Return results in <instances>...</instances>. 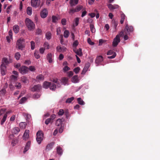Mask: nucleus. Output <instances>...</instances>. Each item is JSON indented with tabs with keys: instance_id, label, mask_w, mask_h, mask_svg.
Here are the masks:
<instances>
[{
	"instance_id": "1",
	"label": "nucleus",
	"mask_w": 160,
	"mask_h": 160,
	"mask_svg": "<svg viewBox=\"0 0 160 160\" xmlns=\"http://www.w3.org/2000/svg\"><path fill=\"white\" fill-rule=\"evenodd\" d=\"M26 25L28 29L30 31H32L35 28V24L34 22L29 18H26L25 21Z\"/></svg>"
},
{
	"instance_id": "2",
	"label": "nucleus",
	"mask_w": 160,
	"mask_h": 160,
	"mask_svg": "<svg viewBox=\"0 0 160 160\" xmlns=\"http://www.w3.org/2000/svg\"><path fill=\"white\" fill-rule=\"evenodd\" d=\"M49 87H50L51 90H55L56 88V85L52 82H45L43 84V87L45 88H47Z\"/></svg>"
},
{
	"instance_id": "3",
	"label": "nucleus",
	"mask_w": 160,
	"mask_h": 160,
	"mask_svg": "<svg viewBox=\"0 0 160 160\" xmlns=\"http://www.w3.org/2000/svg\"><path fill=\"white\" fill-rule=\"evenodd\" d=\"M43 134L41 131H38L37 133V141L39 144L41 143L43 140Z\"/></svg>"
},
{
	"instance_id": "4",
	"label": "nucleus",
	"mask_w": 160,
	"mask_h": 160,
	"mask_svg": "<svg viewBox=\"0 0 160 160\" xmlns=\"http://www.w3.org/2000/svg\"><path fill=\"white\" fill-rule=\"evenodd\" d=\"M19 72L22 74H25L29 71L28 68L24 66L20 67L18 69Z\"/></svg>"
},
{
	"instance_id": "5",
	"label": "nucleus",
	"mask_w": 160,
	"mask_h": 160,
	"mask_svg": "<svg viewBox=\"0 0 160 160\" xmlns=\"http://www.w3.org/2000/svg\"><path fill=\"white\" fill-rule=\"evenodd\" d=\"M40 0H31V5L33 7L37 8L40 5Z\"/></svg>"
},
{
	"instance_id": "6",
	"label": "nucleus",
	"mask_w": 160,
	"mask_h": 160,
	"mask_svg": "<svg viewBox=\"0 0 160 160\" xmlns=\"http://www.w3.org/2000/svg\"><path fill=\"white\" fill-rule=\"evenodd\" d=\"M12 62V60L10 58L9 59L6 58H3L2 60V64L5 65H8L9 63Z\"/></svg>"
},
{
	"instance_id": "7",
	"label": "nucleus",
	"mask_w": 160,
	"mask_h": 160,
	"mask_svg": "<svg viewBox=\"0 0 160 160\" xmlns=\"http://www.w3.org/2000/svg\"><path fill=\"white\" fill-rule=\"evenodd\" d=\"M133 31V28L132 26H128L127 24L126 25L125 32L127 34H129Z\"/></svg>"
},
{
	"instance_id": "8",
	"label": "nucleus",
	"mask_w": 160,
	"mask_h": 160,
	"mask_svg": "<svg viewBox=\"0 0 160 160\" xmlns=\"http://www.w3.org/2000/svg\"><path fill=\"white\" fill-rule=\"evenodd\" d=\"M41 89V86L40 84H38L34 85L31 88V91L33 92H39L40 91Z\"/></svg>"
},
{
	"instance_id": "9",
	"label": "nucleus",
	"mask_w": 160,
	"mask_h": 160,
	"mask_svg": "<svg viewBox=\"0 0 160 160\" xmlns=\"http://www.w3.org/2000/svg\"><path fill=\"white\" fill-rule=\"evenodd\" d=\"M48 15V11L47 10L44 8L40 12V16L42 18H45Z\"/></svg>"
},
{
	"instance_id": "10",
	"label": "nucleus",
	"mask_w": 160,
	"mask_h": 160,
	"mask_svg": "<svg viewBox=\"0 0 160 160\" xmlns=\"http://www.w3.org/2000/svg\"><path fill=\"white\" fill-rule=\"evenodd\" d=\"M73 51L76 54V55H78L79 57L82 56L83 55L82 52V49L81 48H79L78 49H77L76 48H73Z\"/></svg>"
},
{
	"instance_id": "11",
	"label": "nucleus",
	"mask_w": 160,
	"mask_h": 160,
	"mask_svg": "<svg viewBox=\"0 0 160 160\" xmlns=\"http://www.w3.org/2000/svg\"><path fill=\"white\" fill-rule=\"evenodd\" d=\"M113 54L112 56L108 57V58L109 59L113 58L115 57L116 56V53L115 52H113L112 50H110L107 52V54L108 55Z\"/></svg>"
},
{
	"instance_id": "12",
	"label": "nucleus",
	"mask_w": 160,
	"mask_h": 160,
	"mask_svg": "<svg viewBox=\"0 0 160 160\" xmlns=\"http://www.w3.org/2000/svg\"><path fill=\"white\" fill-rule=\"evenodd\" d=\"M6 67L3 64H2L1 65V72L2 75H5L6 73Z\"/></svg>"
},
{
	"instance_id": "13",
	"label": "nucleus",
	"mask_w": 160,
	"mask_h": 160,
	"mask_svg": "<svg viewBox=\"0 0 160 160\" xmlns=\"http://www.w3.org/2000/svg\"><path fill=\"white\" fill-rule=\"evenodd\" d=\"M23 41H17V45L18 46V48L19 49L22 50L24 47V45L22 44Z\"/></svg>"
},
{
	"instance_id": "14",
	"label": "nucleus",
	"mask_w": 160,
	"mask_h": 160,
	"mask_svg": "<svg viewBox=\"0 0 160 160\" xmlns=\"http://www.w3.org/2000/svg\"><path fill=\"white\" fill-rule=\"evenodd\" d=\"M56 49L57 51L58 52H64L66 51L67 49L66 48L64 47H62L60 46H58L57 47Z\"/></svg>"
},
{
	"instance_id": "15",
	"label": "nucleus",
	"mask_w": 160,
	"mask_h": 160,
	"mask_svg": "<svg viewBox=\"0 0 160 160\" xmlns=\"http://www.w3.org/2000/svg\"><path fill=\"white\" fill-rule=\"evenodd\" d=\"M29 131L26 130L25 131L23 136V139L25 140L27 139L29 137Z\"/></svg>"
},
{
	"instance_id": "16",
	"label": "nucleus",
	"mask_w": 160,
	"mask_h": 160,
	"mask_svg": "<svg viewBox=\"0 0 160 160\" xmlns=\"http://www.w3.org/2000/svg\"><path fill=\"white\" fill-rule=\"evenodd\" d=\"M108 8L110 10H113L115 9L118 8H119V6L117 4L112 5L111 4H109L108 5Z\"/></svg>"
},
{
	"instance_id": "17",
	"label": "nucleus",
	"mask_w": 160,
	"mask_h": 160,
	"mask_svg": "<svg viewBox=\"0 0 160 160\" xmlns=\"http://www.w3.org/2000/svg\"><path fill=\"white\" fill-rule=\"evenodd\" d=\"M31 145L30 141H28L26 143L24 149L23 151L24 153L26 152L29 148Z\"/></svg>"
},
{
	"instance_id": "18",
	"label": "nucleus",
	"mask_w": 160,
	"mask_h": 160,
	"mask_svg": "<svg viewBox=\"0 0 160 160\" xmlns=\"http://www.w3.org/2000/svg\"><path fill=\"white\" fill-rule=\"evenodd\" d=\"M53 82L56 83V86H57L58 88H59L60 87V82H61L59 81L57 78L53 79L52 81Z\"/></svg>"
},
{
	"instance_id": "19",
	"label": "nucleus",
	"mask_w": 160,
	"mask_h": 160,
	"mask_svg": "<svg viewBox=\"0 0 160 160\" xmlns=\"http://www.w3.org/2000/svg\"><path fill=\"white\" fill-rule=\"evenodd\" d=\"M54 144V142H51L48 144L46 147V150L47 151L50 150L52 148Z\"/></svg>"
},
{
	"instance_id": "20",
	"label": "nucleus",
	"mask_w": 160,
	"mask_h": 160,
	"mask_svg": "<svg viewBox=\"0 0 160 160\" xmlns=\"http://www.w3.org/2000/svg\"><path fill=\"white\" fill-rule=\"evenodd\" d=\"M124 35L123 31L121 32L119 34L117 35L113 40H120V37H123Z\"/></svg>"
},
{
	"instance_id": "21",
	"label": "nucleus",
	"mask_w": 160,
	"mask_h": 160,
	"mask_svg": "<svg viewBox=\"0 0 160 160\" xmlns=\"http://www.w3.org/2000/svg\"><path fill=\"white\" fill-rule=\"evenodd\" d=\"M103 57L101 56L98 57L96 59L95 62L97 64H99L103 61Z\"/></svg>"
},
{
	"instance_id": "22",
	"label": "nucleus",
	"mask_w": 160,
	"mask_h": 160,
	"mask_svg": "<svg viewBox=\"0 0 160 160\" xmlns=\"http://www.w3.org/2000/svg\"><path fill=\"white\" fill-rule=\"evenodd\" d=\"M79 0H70V4L71 6L72 7L78 4Z\"/></svg>"
},
{
	"instance_id": "23",
	"label": "nucleus",
	"mask_w": 160,
	"mask_h": 160,
	"mask_svg": "<svg viewBox=\"0 0 160 160\" xmlns=\"http://www.w3.org/2000/svg\"><path fill=\"white\" fill-rule=\"evenodd\" d=\"M13 31L15 33H17L19 31V28L18 25H15L13 26Z\"/></svg>"
},
{
	"instance_id": "24",
	"label": "nucleus",
	"mask_w": 160,
	"mask_h": 160,
	"mask_svg": "<svg viewBox=\"0 0 160 160\" xmlns=\"http://www.w3.org/2000/svg\"><path fill=\"white\" fill-rule=\"evenodd\" d=\"M27 13L29 16H31L32 13V7H28L27 8Z\"/></svg>"
},
{
	"instance_id": "25",
	"label": "nucleus",
	"mask_w": 160,
	"mask_h": 160,
	"mask_svg": "<svg viewBox=\"0 0 160 160\" xmlns=\"http://www.w3.org/2000/svg\"><path fill=\"white\" fill-rule=\"evenodd\" d=\"M57 153L59 155H61L62 153V149L60 147H57Z\"/></svg>"
},
{
	"instance_id": "26",
	"label": "nucleus",
	"mask_w": 160,
	"mask_h": 160,
	"mask_svg": "<svg viewBox=\"0 0 160 160\" xmlns=\"http://www.w3.org/2000/svg\"><path fill=\"white\" fill-rule=\"evenodd\" d=\"M20 129L17 127L13 128L12 130V132L14 134H17L20 132Z\"/></svg>"
},
{
	"instance_id": "27",
	"label": "nucleus",
	"mask_w": 160,
	"mask_h": 160,
	"mask_svg": "<svg viewBox=\"0 0 160 160\" xmlns=\"http://www.w3.org/2000/svg\"><path fill=\"white\" fill-rule=\"evenodd\" d=\"M52 54L51 53H48L47 55V58L49 63H51L52 62Z\"/></svg>"
},
{
	"instance_id": "28",
	"label": "nucleus",
	"mask_w": 160,
	"mask_h": 160,
	"mask_svg": "<svg viewBox=\"0 0 160 160\" xmlns=\"http://www.w3.org/2000/svg\"><path fill=\"white\" fill-rule=\"evenodd\" d=\"M8 113V112H6V113L4 115L3 117V118L2 119V120L1 121V122H0V123H1V124L2 125L5 122V121H6V118L7 117V113Z\"/></svg>"
},
{
	"instance_id": "29",
	"label": "nucleus",
	"mask_w": 160,
	"mask_h": 160,
	"mask_svg": "<svg viewBox=\"0 0 160 160\" xmlns=\"http://www.w3.org/2000/svg\"><path fill=\"white\" fill-rule=\"evenodd\" d=\"M125 17H126L125 15L124 14L122 13L121 14V19L120 20V22L121 24H122L123 23L124 21V20L125 19Z\"/></svg>"
},
{
	"instance_id": "30",
	"label": "nucleus",
	"mask_w": 160,
	"mask_h": 160,
	"mask_svg": "<svg viewBox=\"0 0 160 160\" xmlns=\"http://www.w3.org/2000/svg\"><path fill=\"white\" fill-rule=\"evenodd\" d=\"M79 18H75L73 25L74 27L77 26L79 23Z\"/></svg>"
},
{
	"instance_id": "31",
	"label": "nucleus",
	"mask_w": 160,
	"mask_h": 160,
	"mask_svg": "<svg viewBox=\"0 0 160 160\" xmlns=\"http://www.w3.org/2000/svg\"><path fill=\"white\" fill-rule=\"evenodd\" d=\"M21 81L24 83H27L29 82L27 78L25 76H23L21 77Z\"/></svg>"
},
{
	"instance_id": "32",
	"label": "nucleus",
	"mask_w": 160,
	"mask_h": 160,
	"mask_svg": "<svg viewBox=\"0 0 160 160\" xmlns=\"http://www.w3.org/2000/svg\"><path fill=\"white\" fill-rule=\"evenodd\" d=\"M78 81L77 75H75L72 78V81L73 82L77 83L78 82Z\"/></svg>"
},
{
	"instance_id": "33",
	"label": "nucleus",
	"mask_w": 160,
	"mask_h": 160,
	"mask_svg": "<svg viewBox=\"0 0 160 160\" xmlns=\"http://www.w3.org/2000/svg\"><path fill=\"white\" fill-rule=\"evenodd\" d=\"M70 34V32L68 30H65L64 32L63 33L64 37L65 38H67L68 37L69 35Z\"/></svg>"
},
{
	"instance_id": "34",
	"label": "nucleus",
	"mask_w": 160,
	"mask_h": 160,
	"mask_svg": "<svg viewBox=\"0 0 160 160\" xmlns=\"http://www.w3.org/2000/svg\"><path fill=\"white\" fill-rule=\"evenodd\" d=\"M52 36L51 33L49 32H48L46 34V38L47 39L49 40L51 38Z\"/></svg>"
},
{
	"instance_id": "35",
	"label": "nucleus",
	"mask_w": 160,
	"mask_h": 160,
	"mask_svg": "<svg viewBox=\"0 0 160 160\" xmlns=\"http://www.w3.org/2000/svg\"><path fill=\"white\" fill-rule=\"evenodd\" d=\"M62 119H58L56 122V125L58 126H60L62 124Z\"/></svg>"
},
{
	"instance_id": "36",
	"label": "nucleus",
	"mask_w": 160,
	"mask_h": 160,
	"mask_svg": "<svg viewBox=\"0 0 160 160\" xmlns=\"http://www.w3.org/2000/svg\"><path fill=\"white\" fill-rule=\"evenodd\" d=\"M27 124L25 122H21L19 123V126L20 128L22 129L25 128Z\"/></svg>"
},
{
	"instance_id": "37",
	"label": "nucleus",
	"mask_w": 160,
	"mask_h": 160,
	"mask_svg": "<svg viewBox=\"0 0 160 160\" xmlns=\"http://www.w3.org/2000/svg\"><path fill=\"white\" fill-rule=\"evenodd\" d=\"M44 77L42 74H40L36 77V79L38 80H43L44 79Z\"/></svg>"
},
{
	"instance_id": "38",
	"label": "nucleus",
	"mask_w": 160,
	"mask_h": 160,
	"mask_svg": "<svg viewBox=\"0 0 160 160\" xmlns=\"http://www.w3.org/2000/svg\"><path fill=\"white\" fill-rule=\"evenodd\" d=\"M68 79L65 77H64L62 78L61 82L63 83V84L65 85L67 83Z\"/></svg>"
},
{
	"instance_id": "39",
	"label": "nucleus",
	"mask_w": 160,
	"mask_h": 160,
	"mask_svg": "<svg viewBox=\"0 0 160 160\" xmlns=\"http://www.w3.org/2000/svg\"><path fill=\"white\" fill-rule=\"evenodd\" d=\"M20 57L21 55L19 52H17L15 53L14 57L17 60H18L20 59Z\"/></svg>"
},
{
	"instance_id": "40",
	"label": "nucleus",
	"mask_w": 160,
	"mask_h": 160,
	"mask_svg": "<svg viewBox=\"0 0 160 160\" xmlns=\"http://www.w3.org/2000/svg\"><path fill=\"white\" fill-rule=\"evenodd\" d=\"M77 101L78 103L80 105H82L84 104V102L80 98H78L77 99Z\"/></svg>"
},
{
	"instance_id": "41",
	"label": "nucleus",
	"mask_w": 160,
	"mask_h": 160,
	"mask_svg": "<svg viewBox=\"0 0 160 160\" xmlns=\"http://www.w3.org/2000/svg\"><path fill=\"white\" fill-rule=\"evenodd\" d=\"M83 8V7L81 5L77 6L76 8L75 9L77 12L80 11Z\"/></svg>"
},
{
	"instance_id": "42",
	"label": "nucleus",
	"mask_w": 160,
	"mask_h": 160,
	"mask_svg": "<svg viewBox=\"0 0 160 160\" xmlns=\"http://www.w3.org/2000/svg\"><path fill=\"white\" fill-rule=\"evenodd\" d=\"M74 99V98L72 97L70 98H68L66 101V103H70Z\"/></svg>"
},
{
	"instance_id": "43",
	"label": "nucleus",
	"mask_w": 160,
	"mask_h": 160,
	"mask_svg": "<svg viewBox=\"0 0 160 160\" xmlns=\"http://www.w3.org/2000/svg\"><path fill=\"white\" fill-rule=\"evenodd\" d=\"M120 41H113L112 45L113 47H115L117 46Z\"/></svg>"
},
{
	"instance_id": "44",
	"label": "nucleus",
	"mask_w": 160,
	"mask_h": 160,
	"mask_svg": "<svg viewBox=\"0 0 160 160\" xmlns=\"http://www.w3.org/2000/svg\"><path fill=\"white\" fill-rule=\"evenodd\" d=\"M64 113V111L62 109H60L59 112H58V114L59 116L62 115Z\"/></svg>"
},
{
	"instance_id": "45",
	"label": "nucleus",
	"mask_w": 160,
	"mask_h": 160,
	"mask_svg": "<svg viewBox=\"0 0 160 160\" xmlns=\"http://www.w3.org/2000/svg\"><path fill=\"white\" fill-rule=\"evenodd\" d=\"M52 22H53L56 23L58 20V18L57 17L55 16H52Z\"/></svg>"
},
{
	"instance_id": "46",
	"label": "nucleus",
	"mask_w": 160,
	"mask_h": 160,
	"mask_svg": "<svg viewBox=\"0 0 160 160\" xmlns=\"http://www.w3.org/2000/svg\"><path fill=\"white\" fill-rule=\"evenodd\" d=\"M6 93V90L5 88L2 89L0 91V95L3 96Z\"/></svg>"
},
{
	"instance_id": "47",
	"label": "nucleus",
	"mask_w": 160,
	"mask_h": 160,
	"mask_svg": "<svg viewBox=\"0 0 160 160\" xmlns=\"http://www.w3.org/2000/svg\"><path fill=\"white\" fill-rule=\"evenodd\" d=\"M90 27L91 28V31L92 33H94L95 32V28H94V25L91 24L90 25Z\"/></svg>"
},
{
	"instance_id": "48",
	"label": "nucleus",
	"mask_w": 160,
	"mask_h": 160,
	"mask_svg": "<svg viewBox=\"0 0 160 160\" xmlns=\"http://www.w3.org/2000/svg\"><path fill=\"white\" fill-rule=\"evenodd\" d=\"M31 49L32 50L34 49L35 48V43L33 41H32L31 42Z\"/></svg>"
},
{
	"instance_id": "49",
	"label": "nucleus",
	"mask_w": 160,
	"mask_h": 160,
	"mask_svg": "<svg viewBox=\"0 0 160 160\" xmlns=\"http://www.w3.org/2000/svg\"><path fill=\"white\" fill-rule=\"evenodd\" d=\"M34 55L35 58L37 59H38L40 58V56L38 51H35L34 53Z\"/></svg>"
},
{
	"instance_id": "50",
	"label": "nucleus",
	"mask_w": 160,
	"mask_h": 160,
	"mask_svg": "<svg viewBox=\"0 0 160 160\" xmlns=\"http://www.w3.org/2000/svg\"><path fill=\"white\" fill-rule=\"evenodd\" d=\"M77 12L75 8H72L70 9L69 13L70 14H73L75 12Z\"/></svg>"
},
{
	"instance_id": "51",
	"label": "nucleus",
	"mask_w": 160,
	"mask_h": 160,
	"mask_svg": "<svg viewBox=\"0 0 160 160\" xmlns=\"http://www.w3.org/2000/svg\"><path fill=\"white\" fill-rule=\"evenodd\" d=\"M88 68L89 66L87 67H85L82 70L81 74H84L87 71Z\"/></svg>"
},
{
	"instance_id": "52",
	"label": "nucleus",
	"mask_w": 160,
	"mask_h": 160,
	"mask_svg": "<svg viewBox=\"0 0 160 160\" xmlns=\"http://www.w3.org/2000/svg\"><path fill=\"white\" fill-rule=\"evenodd\" d=\"M78 41H75V42H74L73 43L72 46L73 47V48H76V47L78 44Z\"/></svg>"
},
{
	"instance_id": "53",
	"label": "nucleus",
	"mask_w": 160,
	"mask_h": 160,
	"mask_svg": "<svg viewBox=\"0 0 160 160\" xmlns=\"http://www.w3.org/2000/svg\"><path fill=\"white\" fill-rule=\"evenodd\" d=\"M40 96V95L39 94L36 93L33 94V97L35 99H38L39 98Z\"/></svg>"
},
{
	"instance_id": "54",
	"label": "nucleus",
	"mask_w": 160,
	"mask_h": 160,
	"mask_svg": "<svg viewBox=\"0 0 160 160\" xmlns=\"http://www.w3.org/2000/svg\"><path fill=\"white\" fill-rule=\"evenodd\" d=\"M52 121L49 118L47 119L45 121V123L46 125H48L49 123H52Z\"/></svg>"
},
{
	"instance_id": "55",
	"label": "nucleus",
	"mask_w": 160,
	"mask_h": 160,
	"mask_svg": "<svg viewBox=\"0 0 160 160\" xmlns=\"http://www.w3.org/2000/svg\"><path fill=\"white\" fill-rule=\"evenodd\" d=\"M64 113L66 115V118L68 119L69 116V113L68 110H65L64 111Z\"/></svg>"
},
{
	"instance_id": "56",
	"label": "nucleus",
	"mask_w": 160,
	"mask_h": 160,
	"mask_svg": "<svg viewBox=\"0 0 160 160\" xmlns=\"http://www.w3.org/2000/svg\"><path fill=\"white\" fill-rule=\"evenodd\" d=\"M66 20L65 18H63L61 20V23L62 25L64 26L66 24Z\"/></svg>"
},
{
	"instance_id": "57",
	"label": "nucleus",
	"mask_w": 160,
	"mask_h": 160,
	"mask_svg": "<svg viewBox=\"0 0 160 160\" xmlns=\"http://www.w3.org/2000/svg\"><path fill=\"white\" fill-rule=\"evenodd\" d=\"M80 70V68L79 67H78L75 68L73 70V71L76 73L77 74L78 73L79 70Z\"/></svg>"
},
{
	"instance_id": "58",
	"label": "nucleus",
	"mask_w": 160,
	"mask_h": 160,
	"mask_svg": "<svg viewBox=\"0 0 160 160\" xmlns=\"http://www.w3.org/2000/svg\"><path fill=\"white\" fill-rule=\"evenodd\" d=\"M27 100V98L25 97L22 98L20 100V103H23L25 101Z\"/></svg>"
},
{
	"instance_id": "59",
	"label": "nucleus",
	"mask_w": 160,
	"mask_h": 160,
	"mask_svg": "<svg viewBox=\"0 0 160 160\" xmlns=\"http://www.w3.org/2000/svg\"><path fill=\"white\" fill-rule=\"evenodd\" d=\"M44 48L46 49H48L49 48V46L47 42H45L44 43Z\"/></svg>"
},
{
	"instance_id": "60",
	"label": "nucleus",
	"mask_w": 160,
	"mask_h": 160,
	"mask_svg": "<svg viewBox=\"0 0 160 160\" xmlns=\"http://www.w3.org/2000/svg\"><path fill=\"white\" fill-rule=\"evenodd\" d=\"M42 33V31L39 28H38L36 31V33L37 34H41Z\"/></svg>"
},
{
	"instance_id": "61",
	"label": "nucleus",
	"mask_w": 160,
	"mask_h": 160,
	"mask_svg": "<svg viewBox=\"0 0 160 160\" xmlns=\"http://www.w3.org/2000/svg\"><path fill=\"white\" fill-rule=\"evenodd\" d=\"M45 50V48H41L39 49L40 53L42 54L44 53Z\"/></svg>"
},
{
	"instance_id": "62",
	"label": "nucleus",
	"mask_w": 160,
	"mask_h": 160,
	"mask_svg": "<svg viewBox=\"0 0 160 160\" xmlns=\"http://www.w3.org/2000/svg\"><path fill=\"white\" fill-rule=\"evenodd\" d=\"M29 70L31 71H34L36 69L34 66H31L29 67L28 68Z\"/></svg>"
},
{
	"instance_id": "63",
	"label": "nucleus",
	"mask_w": 160,
	"mask_h": 160,
	"mask_svg": "<svg viewBox=\"0 0 160 160\" xmlns=\"http://www.w3.org/2000/svg\"><path fill=\"white\" fill-rule=\"evenodd\" d=\"M9 36L10 38L12 39V32L11 30H10L8 32Z\"/></svg>"
},
{
	"instance_id": "64",
	"label": "nucleus",
	"mask_w": 160,
	"mask_h": 160,
	"mask_svg": "<svg viewBox=\"0 0 160 160\" xmlns=\"http://www.w3.org/2000/svg\"><path fill=\"white\" fill-rule=\"evenodd\" d=\"M57 35H60L61 33V29L60 27H58L57 28Z\"/></svg>"
}]
</instances>
